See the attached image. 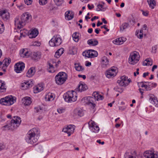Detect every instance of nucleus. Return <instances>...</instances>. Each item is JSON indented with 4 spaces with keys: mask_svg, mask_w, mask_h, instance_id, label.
<instances>
[{
    "mask_svg": "<svg viewBox=\"0 0 158 158\" xmlns=\"http://www.w3.org/2000/svg\"><path fill=\"white\" fill-rule=\"evenodd\" d=\"M31 16L28 12L24 13L20 19L16 18L15 20V25L18 29L23 28L31 19Z\"/></svg>",
    "mask_w": 158,
    "mask_h": 158,
    "instance_id": "1",
    "label": "nucleus"
},
{
    "mask_svg": "<svg viewBox=\"0 0 158 158\" xmlns=\"http://www.w3.org/2000/svg\"><path fill=\"white\" fill-rule=\"evenodd\" d=\"M65 100L68 102H74L77 99V94L74 91H68L63 95Z\"/></svg>",
    "mask_w": 158,
    "mask_h": 158,
    "instance_id": "2",
    "label": "nucleus"
},
{
    "mask_svg": "<svg viewBox=\"0 0 158 158\" xmlns=\"http://www.w3.org/2000/svg\"><path fill=\"white\" fill-rule=\"evenodd\" d=\"M16 101V98L12 96H9L0 99V103L2 105L10 106Z\"/></svg>",
    "mask_w": 158,
    "mask_h": 158,
    "instance_id": "3",
    "label": "nucleus"
},
{
    "mask_svg": "<svg viewBox=\"0 0 158 158\" xmlns=\"http://www.w3.org/2000/svg\"><path fill=\"white\" fill-rule=\"evenodd\" d=\"M56 83L59 85L63 84L67 78V74L64 72H60L55 77Z\"/></svg>",
    "mask_w": 158,
    "mask_h": 158,
    "instance_id": "4",
    "label": "nucleus"
},
{
    "mask_svg": "<svg viewBox=\"0 0 158 158\" xmlns=\"http://www.w3.org/2000/svg\"><path fill=\"white\" fill-rule=\"evenodd\" d=\"M139 57L138 52L135 51L132 52L130 54L128 62L131 64H134L138 62Z\"/></svg>",
    "mask_w": 158,
    "mask_h": 158,
    "instance_id": "5",
    "label": "nucleus"
},
{
    "mask_svg": "<svg viewBox=\"0 0 158 158\" xmlns=\"http://www.w3.org/2000/svg\"><path fill=\"white\" fill-rule=\"evenodd\" d=\"M61 43V40L59 35L54 36L49 42L50 46L52 47L59 46Z\"/></svg>",
    "mask_w": 158,
    "mask_h": 158,
    "instance_id": "6",
    "label": "nucleus"
},
{
    "mask_svg": "<svg viewBox=\"0 0 158 158\" xmlns=\"http://www.w3.org/2000/svg\"><path fill=\"white\" fill-rule=\"evenodd\" d=\"M21 120L20 117L14 116L10 122V126L12 129H15L20 125Z\"/></svg>",
    "mask_w": 158,
    "mask_h": 158,
    "instance_id": "7",
    "label": "nucleus"
},
{
    "mask_svg": "<svg viewBox=\"0 0 158 158\" xmlns=\"http://www.w3.org/2000/svg\"><path fill=\"white\" fill-rule=\"evenodd\" d=\"M117 72V68L113 66L106 71V77L109 78H113L116 76Z\"/></svg>",
    "mask_w": 158,
    "mask_h": 158,
    "instance_id": "8",
    "label": "nucleus"
},
{
    "mask_svg": "<svg viewBox=\"0 0 158 158\" xmlns=\"http://www.w3.org/2000/svg\"><path fill=\"white\" fill-rule=\"evenodd\" d=\"M131 81L130 79H128L127 77L124 76L121 77L120 80H118L117 83L122 86H125L127 85Z\"/></svg>",
    "mask_w": 158,
    "mask_h": 158,
    "instance_id": "9",
    "label": "nucleus"
},
{
    "mask_svg": "<svg viewBox=\"0 0 158 158\" xmlns=\"http://www.w3.org/2000/svg\"><path fill=\"white\" fill-rule=\"evenodd\" d=\"M83 56L87 58H94L97 57L98 55L97 52L94 50L90 49L87 51H85L82 53Z\"/></svg>",
    "mask_w": 158,
    "mask_h": 158,
    "instance_id": "10",
    "label": "nucleus"
},
{
    "mask_svg": "<svg viewBox=\"0 0 158 158\" xmlns=\"http://www.w3.org/2000/svg\"><path fill=\"white\" fill-rule=\"evenodd\" d=\"M31 132H28L26 140L28 143L31 144H33L36 143L38 140V139L35 137V135L34 134H31Z\"/></svg>",
    "mask_w": 158,
    "mask_h": 158,
    "instance_id": "11",
    "label": "nucleus"
},
{
    "mask_svg": "<svg viewBox=\"0 0 158 158\" xmlns=\"http://www.w3.org/2000/svg\"><path fill=\"white\" fill-rule=\"evenodd\" d=\"M75 127L73 125H69L64 127L62 130V131L68 134L69 136L73 134L75 129Z\"/></svg>",
    "mask_w": 158,
    "mask_h": 158,
    "instance_id": "12",
    "label": "nucleus"
},
{
    "mask_svg": "<svg viewBox=\"0 0 158 158\" xmlns=\"http://www.w3.org/2000/svg\"><path fill=\"white\" fill-rule=\"evenodd\" d=\"M25 64L22 62H19L16 63L14 66V70L16 72L20 73L24 68Z\"/></svg>",
    "mask_w": 158,
    "mask_h": 158,
    "instance_id": "13",
    "label": "nucleus"
},
{
    "mask_svg": "<svg viewBox=\"0 0 158 158\" xmlns=\"http://www.w3.org/2000/svg\"><path fill=\"white\" fill-rule=\"evenodd\" d=\"M88 124L90 129L93 132L97 133L99 130V127L96 125L94 122L92 120L90 121L89 122Z\"/></svg>",
    "mask_w": 158,
    "mask_h": 158,
    "instance_id": "14",
    "label": "nucleus"
},
{
    "mask_svg": "<svg viewBox=\"0 0 158 158\" xmlns=\"http://www.w3.org/2000/svg\"><path fill=\"white\" fill-rule=\"evenodd\" d=\"M143 155L145 158H158L157 155L152 151L148 150L145 151Z\"/></svg>",
    "mask_w": 158,
    "mask_h": 158,
    "instance_id": "15",
    "label": "nucleus"
},
{
    "mask_svg": "<svg viewBox=\"0 0 158 158\" xmlns=\"http://www.w3.org/2000/svg\"><path fill=\"white\" fill-rule=\"evenodd\" d=\"M94 97H88L86 98V103L87 104L90 105L94 108L95 106L96 105L94 103V102L96 101Z\"/></svg>",
    "mask_w": 158,
    "mask_h": 158,
    "instance_id": "16",
    "label": "nucleus"
},
{
    "mask_svg": "<svg viewBox=\"0 0 158 158\" xmlns=\"http://www.w3.org/2000/svg\"><path fill=\"white\" fill-rule=\"evenodd\" d=\"M84 114L83 110L80 108H77L74 109L73 112V116L75 117H81Z\"/></svg>",
    "mask_w": 158,
    "mask_h": 158,
    "instance_id": "17",
    "label": "nucleus"
},
{
    "mask_svg": "<svg viewBox=\"0 0 158 158\" xmlns=\"http://www.w3.org/2000/svg\"><path fill=\"white\" fill-rule=\"evenodd\" d=\"M0 16L5 21L7 20L9 18V13L6 10L0 11Z\"/></svg>",
    "mask_w": 158,
    "mask_h": 158,
    "instance_id": "18",
    "label": "nucleus"
},
{
    "mask_svg": "<svg viewBox=\"0 0 158 158\" xmlns=\"http://www.w3.org/2000/svg\"><path fill=\"white\" fill-rule=\"evenodd\" d=\"M88 89L87 85L83 82L81 81L78 87L76 89L78 90L79 91L82 92L85 91Z\"/></svg>",
    "mask_w": 158,
    "mask_h": 158,
    "instance_id": "19",
    "label": "nucleus"
},
{
    "mask_svg": "<svg viewBox=\"0 0 158 158\" xmlns=\"http://www.w3.org/2000/svg\"><path fill=\"white\" fill-rule=\"evenodd\" d=\"M33 84L31 83V81H26L22 83L21 84V87L23 89H26L32 86Z\"/></svg>",
    "mask_w": 158,
    "mask_h": 158,
    "instance_id": "20",
    "label": "nucleus"
},
{
    "mask_svg": "<svg viewBox=\"0 0 158 158\" xmlns=\"http://www.w3.org/2000/svg\"><path fill=\"white\" fill-rule=\"evenodd\" d=\"M20 54L21 56L23 58L28 57L30 54L28 51L26 49H23L21 50L20 51Z\"/></svg>",
    "mask_w": 158,
    "mask_h": 158,
    "instance_id": "21",
    "label": "nucleus"
},
{
    "mask_svg": "<svg viewBox=\"0 0 158 158\" xmlns=\"http://www.w3.org/2000/svg\"><path fill=\"white\" fill-rule=\"evenodd\" d=\"M102 66L103 68H106L109 65V61L106 56H104L102 58Z\"/></svg>",
    "mask_w": 158,
    "mask_h": 158,
    "instance_id": "22",
    "label": "nucleus"
},
{
    "mask_svg": "<svg viewBox=\"0 0 158 158\" xmlns=\"http://www.w3.org/2000/svg\"><path fill=\"white\" fill-rule=\"evenodd\" d=\"M23 103L25 106L30 105L31 103V98L28 97H26L22 99Z\"/></svg>",
    "mask_w": 158,
    "mask_h": 158,
    "instance_id": "23",
    "label": "nucleus"
},
{
    "mask_svg": "<svg viewBox=\"0 0 158 158\" xmlns=\"http://www.w3.org/2000/svg\"><path fill=\"white\" fill-rule=\"evenodd\" d=\"M32 58L34 60H38L41 57V54L40 52H34L32 53Z\"/></svg>",
    "mask_w": 158,
    "mask_h": 158,
    "instance_id": "24",
    "label": "nucleus"
},
{
    "mask_svg": "<svg viewBox=\"0 0 158 158\" xmlns=\"http://www.w3.org/2000/svg\"><path fill=\"white\" fill-rule=\"evenodd\" d=\"M74 14L72 11H67L65 13V17L68 20L72 19L73 18Z\"/></svg>",
    "mask_w": 158,
    "mask_h": 158,
    "instance_id": "25",
    "label": "nucleus"
},
{
    "mask_svg": "<svg viewBox=\"0 0 158 158\" xmlns=\"http://www.w3.org/2000/svg\"><path fill=\"white\" fill-rule=\"evenodd\" d=\"M55 97L54 94L49 93L46 95L45 98L46 101H51L54 100Z\"/></svg>",
    "mask_w": 158,
    "mask_h": 158,
    "instance_id": "26",
    "label": "nucleus"
},
{
    "mask_svg": "<svg viewBox=\"0 0 158 158\" xmlns=\"http://www.w3.org/2000/svg\"><path fill=\"white\" fill-rule=\"evenodd\" d=\"M47 70L49 73H53L55 72L54 65H52L51 62H48Z\"/></svg>",
    "mask_w": 158,
    "mask_h": 158,
    "instance_id": "27",
    "label": "nucleus"
},
{
    "mask_svg": "<svg viewBox=\"0 0 158 158\" xmlns=\"http://www.w3.org/2000/svg\"><path fill=\"white\" fill-rule=\"evenodd\" d=\"M35 72V71L34 68H31L27 73V76L29 77H31L34 74Z\"/></svg>",
    "mask_w": 158,
    "mask_h": 158,
    "instance_id": "28",
    "label": "nucleus"
},
{
    "mask_svg": "<svg viewBox=\"0 0 158 158\" xmlns=\"http://www.w3.org/2000/svg\"><path fill=\"white\" fill-rule=\"evenodd\" d=\"M125 41V39H123V38H119L113 40V42L114 44H121Z\"/></svg>",
    "mask_w": 158,
    "mask_h": 158,
    "instance_id": "29",
    "label": "nucleus"
},
{
    "mask_svg": "<svg viewBox=\"0 0 158 158\" xmlns=\"http://www.w3.org/2000/svg\"><path fill=\"white\" fill-rule=\"evenodd\" d=\"M38 34V31L36 29H34L32 30L31 33L29 34V36L30 38H35Z\"/></svg>",
    "mask_w": 158,
    "mask_h": 158,
    "instance_id": "30",
    "label": "nucleus"
},
{
    "mask_svg": "<svg viewBox=\"0 0 158 158\" xmlns=\"http://www.w3.org/2000/svg\"><path fill=\"white\" fill-rule=\"evenodd\" d=\"M92 96H94L95 98L96 101L102 100L103 99V97L102 96L98 94L97 92H94L93 93Z\"/></svg>",
    "mask_w": 158,
    "mask_h": 158,
    "instance_id": "31",
    "label": "nucleus"
},
{
    "mask_svg": "<svg viewBox=\"0 0 158 158\" xmlns=\"http://www.w3.org/2000/svg\"><path fill=\"white\" fill-rule=\"evenodd\" d=\"M87 44L89 45H91L93 46H95L98 44V42L95 39H90L87 41Z\"/></svg>",
    "mask_w": 158,
    "mask_h": 158,
    "instance_id": "32",
    "label": "nucleus"
},
{
    "mask_svg": "<svg viewBox=\"0 0 158 158\" xmlns=\"http://www.w3.org/2000/svg\"><path fill=\"white\" fill-rule=\"evenodd\" d=\"M10 62L11 59L10 58H5L3 61V68L7 67L10 63Z\"/></svg>",
    "mask_w": 158,
    "mask_h": 158,
    "instance_id": "33",
    "label": "nucleus"
},
{
    "mask_svg": "<svg viewBox=\"0 0 158 158\" xmlns=\"http://www.w3.org/2000/svg\"><path fill=\"white\" fill-rule=\"evenodd\" d=\"M147 2L150 8L153 9L156 5V2L155 0H147Z\"/></svg>",
    "mask_w": 158,
    "mask_h": 158,
    "instance_id": "34",
    "label": "nucleus"
},
{
    "mask_svg": "<svg viewBox=\"0 0 158 158\" xmlns=\"http://www.w3.org/2000/svg\"><path fill=\"white\" fill-rule=\"evenodd\" d=\"M64 49L61 48L59 49L55 53V56L56 58H59L63 53Z\"/></svg>",
    "mask_w": 158,
    "mask_h": 158,
    "instance_id": "35",
    "label": "nucleus"
},
{
    "mask_svg": "<svg viewBox=\"0 0 158 158\" xmlns=\"http://www.w3.org/2000/svg\"><path fill=\"white\" fill-rule=\"evenodd\" d=\"M144 83H145L144 81L140 82L139 84V86H140L141 87H144L145 90L148 91L151 90V88H150V87L148 86L147 85V84H145Z\"/></svg>",
    "mask_w": 158,
    "mask_h": 158,
    "instance_id": "36",
    "label": "nucleus"
},
{
    "mask_svg": "<svg viewBox=\"0 0 158 158\" xmlns=\"http://www.w3.org/2000/svg\"><path fill=\"white\" fill-rule=\"evenodd\" d=\"M150 100L151 103L156 107H158V101L156 98H151Z\"/></svg>",
    "mask_w": 158,
    "mask_h": 158,
    "instance_id": "37",
    "label": "nucleus"
},
{
    "mask_svg": "<svg viewBox=\"0 0 158 158\" xmlns=\"http://www.w3.org/2000/svg\"><path fill=\"white\" fill-rule=\"evenodd\" d=\"M106 8L104 7V5L100 4H99L97 5V8L96 10L98 11H104L106 10Z\"/></svg>",
    "mask_w": 158,
    "mask_h": 158,
    "instance_id": "38",
    "label": "nucleus"
},
{
    "mask_svg": "<svg viewBox=\"0 0 158 158\" xmlns=\"http://www.w3.org/2000/svg\"><path fill=\"white\" fill-rule=\"evenodd\" d=\"M152 64V62L150 59H146L143 62V65L144 66H151Z\"/></svg>",
    "mask_w": 158,
    "mask_h": 158,
    "instance_id": "39",
    "label": "nucleus"
},
{
    "mask_svg": "<svg viewBox=\"0 0 158 158\" xmlns=\"http://www.w3.org/2000/svg\"><path fill=\"white\" fill-rule=\"evenodd\" d=\"M20 36L19 39V40L20 39V37H21L23 36L25 37V36H26L28 33V31L27 30L24 29L23 30H20Z\"/></svg>",
    "mask_w": 158,
    "mask_h": 158,
    "instance_id": "40",
    "label": "nucleus"
},
{
    "mask_svg": "<svg viewBox=\"0 0 158 158\" xmlns=\"http://www.w3.org/2000/svg\"><path fill=\"white\" fill-rule=\"evenodd\" d=\"M43 89V88L40 86H36L34 88V92L35 93H37Z\"/></svg>",
    "mask_w": 158,
    "mask_h": 158,
    "instance_id": "41",
    "label": "nucleus"
},
{
    "mask_svg": "<svg viewBox=\"0 0 158 158\" xmlns=\"http://www.w3.org/2000/svg\"><path fill=\"white\" fill-rule=\"evenodd\" d=\"M129 24L126 23H123L120 26V31H123L125 29L128 27Z\"/></svg>",
    "mask_w": 158,
    "mask_h": 158,
    "instance_id": "42",
    "label": "nucleus"
},
{
    "mask_svg": "<svg viewBox=\"0 0 158 158\" xmlns=\"http://www.w3.org/2000/svg\"><path fill=\"white\" fill-rule=\"evenodd\" d=\"M74 40L77 42L79 40V34L78 33L75 32L72 35Z\"/></svg>",
    "mask_w": 158,
    "mask_h": 158,
    "instance_id": "43",
    "label": "nucleus"
},
{
    "mask_svg": "<svg viewBox=\"0 0 158 158\" xmlns=\"http://www.w3.org/2000/svg\"><path fill=\"white\" fill-rule=\"evenodd\" d=\"M75 68L76 70L80 71L83 70V68H82V66L80 65L79 64H75Z\"/></svg>",
    "mask_w": 158,
    "mask_h": 158,
    "instance_id": "44",
    "label": "nucleus"
},
{
    "mask_svg": "<svg viewBox=\"0 0 158 158\" xmlns=\"http://www.w3.org/2000/svg\"><path fill=\"white\" fill-rule=\"evenodd\" d=\"M55 4L57 6L61 5L64 2L63 0H53Z\"/></svg>",
    "mask_w": 158,
    "mask_h": 158,
    "instance_id": "45",
    "label": "nucleus"
},
{
    "mask_svg": "<svg viewBox=\"0 0 158 158\" xmlns=\"http://www.w3.org/2000/svg\"><path fill=\"white\" fill-rule=\"evenodd\" d=\"M114 89L116 91L120 93H122L123 90V88L121 87H118V86L114 87Z\"/></svg>",
    "mask_w": 158,
    "mask_h": 158,
    "instance_id": "46",
    "label": "nucleus"
},
{
    "mask_svg": "<svg viewBox=\"0 0 158 158\" xmlns=\"http://www.w3.org/2000/svg\"><path fill=\"white\" fill-rule=\"evenodd\" d=\"M6 89L5 84L4 82L2 85V86H1V88H0V93L5 92Z\"/></svg>",
    "mask_w": 158,
    "mask_h": 158,
    "instance_id": "47",
    "label": "nucleus"
},
{
    "mask_svg": "<svg viewBox=\"0 0 158 158\" xmlns=\"http://www.w3.org/2000/svg\"><path fill=\"white\" fill-rule=\"evenodd\" d=\"M125 158H134V157L132 156L130 153L126 152L124 155Z\"/></svg>",
    "mask_w": 158,
    "mask_h": 158,
    "instance_id": "48",
    "label": "nucleus"
},
{
    "mask_svg": "<svg viewBox=\"0 0 158 158\" xmlns=\"http://www.w3.org/2000/svg\"><path fill=\"white\" fill-rule=\"evenodd\" d=\"M38 130L36 128H33L32 129L29 131L28 132H31V134H34V135H35V132H37Z\"/></svg>",
    "mask_w": 158,
    "mask_h": 158,
    "instance_id": "49",
    "label": "nucleus"
},
{
    "mask_svg": "<svg viewBox=\"0 0 158 158\" xmlns=\"http://www.w3.org/2000/svg\"><path fill=\"white\" fill-rule=\"evenodd\" d=\"M39 2L40 5H43L47 3V0H39Z\"/></svg>",
    "mask_w": 158,
    "mask_h": 158,
    "instance_id": "50",
    "label": "nucleus"
},
{
    "mask_svg": "<svg viewBox=\"0 0 158 158\" xmlns=\"http://www.w3.org/2000/svg\"><path fill=\"white\" fill-rule=\"evenodd\" d=\"M24 2L27 5H30L31 4L32 0H24Z\"/></svg>",
    "mask_w": 158,
    "mask_h": 158,
    "instance_id": "51",
    "label": "nucleus"
},
{
    "mask_svg": "<svg viewBox=\"0 0 158 158\" xmlns=\"http://www.w3.org/2000/svg\"><path fill=\"white\" fill-rule=\"evenodd\" d=\"M4 30V24H2L0 26V34H1Z\"/></svg>",
    "mask_w": 158,
    "mask_h": 158,
    "instance_id": "52",
    "label": "nucleus"
},
{
    "mask_svg": "<svg viewBox=\"0 0 158 158\" xmlns=\"http://www.w3.org/2000/svg\"><path fill=\"white\" fill-rule=\"evenodd\" d=\"M48 62H51L52 64V65H54L55 67H57L58 66V64H57V63L55 61H54L53 60H52Z\"/></svg>",
    "mask_w": 158,
    "mask_h": 158,
    "instance_id": "53",
    "label": "nucleus"
},
{
    "mask_svg": "<svg viewBox=\"0 0 158 158\" xmlns=\"http://www.w3.org/2000/svg\"><path fill=\"white\" fill-rule=\"evenodd\" d=\"M144 82L146 84H147V85L148 86L150 87V88H151V89H152V87H153V83H151L150 82H146L145 81Z\"/></svg>",
    "mask_w": 158,
    "mask_h": 158,
    "instance_id": "54",
    "label": "nucleus"
},
{
    "mask_svg": "<svg viewBox=\"0 0 158 158\" xmlns=\"http://www.w3.org/2000/svg\"><path fill=\"white\" fill-rule=\"evenodd\" d=\"M5 148V146L4 145L2 144H0V151L4 149Z\"/></svg>",
    "mask_w": 158,
    "mask_h": 158,
    "instance_id": "55",
    "label": "nucleus"
},
{
    "mask_svg": "<svg viewBox=\"0 0 158 158\" xmlns=\"http://www.w3.org/2000/svg\"><path fill=\"white\" fill-rule=\"evenodd\" d=\"M18 7H19L20 10H22L25 8L24 5L23 4H21L20 5L18 6Z\"/></svg>",
    "mask_w": 158,
    "mask_h": 158,
    "instance_id": "56",
    "label": "nucleus"
},
{
    "mask_svg": "<svg viewBox=\"0 0 158 158\" xmlns=\"http://www.w3.org/2000/svg\"><path fill=\"white\" fill-rule=\"evenodd\" d=\"M88 7L89 10H91L94 8V6L93 4L91 5V6L89 4H88Z\"/></svg>",
    "mask_w": 158,
    "mask_h": 158,
    "instance_id": "57",
    "label": "nucleus"
},
{
    "mask_svg": "<svg viewBox=\"0 0 158 158\" xmlns=\"http://www.w3.org/2000/svg\"><path fill=\"white\" fill-rule=\"evenodd\" d=\"M64 109H57V110L58 112L60 114L64 112Z\"/></svg>",
    "mask_w": 158,
    "mask_h": 158,
    "instance_id": "58",
    "label": "nucleus"
},
{
    "mask_svg": "<svg viewBox=\"0 0 158 158\" xmlns=\"http://www.w3.org/2000/svg\"><path fill=\"white\" fill-rule=\"evenodd\" d=\"M101 28H104L105 29H106L107 31H109V29H108L106 27V25H104L103 26H102L101 27Z\"/></svg>",
    "mask_w": 158,
    "mask_h": 158,
    "instance_id": "59",
    "label": "nucleus"
},
{
    "mask_svg": "<svg viewBox=\"0 0 158 158\" xmlns=\"http://www.w3.org/2000/svg\"><path fill=\"white\" fill-rule=\"evenodd\" d=\"M78 77H82L84 79H85L86 77L85 75H80V74H79L78 75Z\"/></svg>",
    "mask_w": 158,
    "mask_h": 158,
    "instance_id": "60",
    "label": "nucleus"
},
{
    "mask_svg": "<svg viewBox=\"0 0 158 158\" xmlns=\"http://www.w3.org/2000/svg\"><path fill=\"white\" fill-rule=\"evenodd\" d=\"M35 109L36 110V111L37 112H38L42 110L41 108H40V107H37V108H35Z\"/></svg>",
    "mask_w": 158,
    "mask_h": 158,
    "instance_id": "61",
    "label": "nucleus"
},
{
    "mask_svg": "<svg viewBox=\"0 0 158 158\" xmlns=\"http://www.w3.org/2000/svg\"><path fill=\"white\" fill-rule=\"evenodd\" d=\"M126 108V106H119V109L120 110H125Z\"/></svg>",
    "mask_w": 158,
    "mask_h": 158,
    "instance_id": "62",
    "label": "nucleus"
},
{
    "mask_svg": "<svg viewBox=\"0 0 158 158\" xmlns=\"http://www.w3.org/2000/svg\"><path fill=\"white\" fill-rule=\"evenodd\" d=\"M143 14L145 16H147L148 15V13L147 12H145L143 10H142Z\"/></svg>",
    "mask_w": 158,
    "mask_h": 158,
    "instance_id": "63",
    "label": "nucleus"
},
{
    "mask_svg": "<svg viewBox=\"0 0 158 158\" xmlns=\"http://www.w3.org/2000/svg\"><path fill=\"white\" fill-rule=\"evenodd\" d=\"M40 42H35L34 45H35V46H40Z\"/></svg>",
    "mask_w": 158,
    "mask_h": 158,
    "instance_id": "64",
    "label": "nucleus"
}]
</instances>
